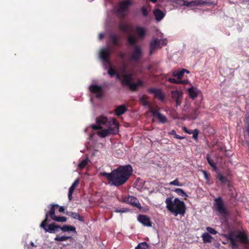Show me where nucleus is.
Masks as SVG:
<instances>
[{
    "label": "nucleus",
    "instance_id": "nucleus-5",
    "mask_svg": "<svg viewBox=\"0 0 249 249\" xmlns=\"http://www.w3.org/2000/svg\"><path fill=\"white\" fill-rule=\"evenodd\" d=\"M230 242V246L232 249L238 248V244L234 237H235L241 243L243 244H249V239L247 234L243 231H238L237 234L235 235L233 232L223 235Z\"/></svg>",
    "mask_w": 249,
    "mask_h": 249
},
{
    "label": "nucleus",
    "instance_id": "nucleus-21",
    "mask_svg": "<svg viewBox=\"0 0 249 249\" xmlns=\"http://www.w3.org/2000/svg\"><path fill=\"white\" fill-rule=\"evenodd\" d=\"M188 95L190 98L195 99L198 94L199 90L196 88L192 87L187 89Z\"/></svg>",
    "mask_w": 249,
    "mask_h": 249
},
{
    "label": "nucleus",
    "instance_id": "nucleus-31",
    "mask_svg": "<svg viewBox=\"0 0 249 249\" xmlns=\"http://www.w3.org/2000/svg\"><path fill=\"white\" fill-rule=\"evenodd\" d=\"M207 160L209 164V165L213 168V170L214 171L217 170V168L216 165V163L214 162V161L211 159L208 154L206 156Z\"/></svg>",
    "mask_w": 249,
    "mask_h": 249
},
{
    "label": "nucleus",
    "instance_id": "nucleus-57",
    "mask_svg": "<svg viewBox=\"0 0 249 249\" xmlns=\"http://www.w3.org/2000/svg\"><path fill=\"white\" fill-rule=\"evenodd\" d=\"M228 188L229 189V190H231V185H230L229 183H228Z\"/></svg>",
    "mask_w": 249,
    "mask_h": 249
},
{
    "label": "nucleus",
    "instance_id": "nucleus-27",
    "mask_svg": "<svg viewBox=\"0 0 249 249\" xmlns=\"http://www.w3.org/2000/svg\"><path fill=\"white\" fill-rule=\"evenodd\" d=\"M201 237L203 243H210L212 242L213 239V237L210 235L208 233L205 232L202 235Z\"/></svg>",
    "mask_w": 249,
    "mask_h": 249
},
{
    "label": "nucleus",
    "instance_id": "nucleus-11",
    "mask_svg": "<svg viewBox=\"0 0 249 249\" xmlns=\"http://www.w3.org/2000/svg\"><path fill=\"white\" fill-rule=\"evenodd\" d=\"M149 112L151 113L153 116L157 118L160 123L165 124L167 122V119L166 116L160 113L157 109L150 107Z\"/></svg>",
    "mask_w": 249,
    "mask_h": 249
},
{
    "label": "nucleus",
    "instance_id": "nucleus-36",
    "mask_svg": "<svg viewBox=\"0 0 249 249\" xmlns=\"http://www.w3.org/2000/svg\"><path fill=\"white\" fill-rule=\"evenodd\" d=\"M169 135H173L174 136V138L179 139V140H182L185 139V137L183 136H180L178 134H176V132L175 130L173 129L170 132H168Z\"/></svg>",
    "mask_w": 249,
    "mask_h": 249
},
{
    "label": "nucleus",
    "instance_id": "nucleus-42",
    "mask_svg": "<svg viewBox=\"0 0 249 249\" xmlns=\"http://www.w3.org/2000/svg\"><path fill=\"white\" fill-rule=\"evenodd\" d=\"M128 86L132 91H136L138 88L136 83L131 82Z\"/></svg>",
    "mask_w": 249,
    "mask_h": 249
},
{
    "label": "nucleus",
    "instance_id": "nucleus-55",
    "mask_svg": "<svg viewBox=\"0 0 249 249\" xmlns=\"http://www.w3.org/2000/svg\"><path fill=\"white\" fill-rule=\"evenodd\" d=\"M104 36V35L103 34H100L99 35V38L101 39H102V38H103Z\"/></svg>",
    "mask_w": 249,
    "mask_h": 249
},
{
    "label": "nucleus",
    "instance_id": "nucleus-24",
    "mask_svg": "<svg viewBox=\"0 0 249 249\" xmlns=\"http://www.w3.org/2000/svg\"><path fill=\"white\" fill-rule=\"evenodd\" d=\"M153 14L155 17V18L157 21H160L164 17L165 14L162 11L159 9H156L153 11Z\"/></svg>",
    "mask_w": 249,
    "mask_h": 249
},
{
    "label": "nucleus",
    "instance_id": "nucleus-26",
    "mask_svg": "<svg viewBox=\"0 0 249 249\" xmlns=\"http://www.w3.org/2000/svg\"><path fill=\"white\" fill-rule=\"evenodd\" d=\"M202 5H210V2L202 0H195L191 1V7Z\"/></svg>",
    "mask_w": 249,
    "mask_h": 249
},
{
    "label": "nucleus",
    "instance_id": "nucleus-3",
    "mask_svg": "<svg viewBox=\"0 0 249 249\" xmlns=\"http://www.w3.org/2000/svg\"><path fill=\"white\" fill-rule=\"evenodd\" d=\"M173 199V197L171 196L166 198L165 202L166 209L175 216L178 214L184 216L186 210L184 202L178 198H175L174 200Z\"/></svg>",
    "mask_w": 249,
    "mask_h": 249
},
{
    "label": "nucleus",
    "instance_id": "nucleus-46",
    "mask_svg": "<svg viewBox=\"0 0 249 249\" xmlns=\"http://www.w3.org/2000/svg\"><path fill=\"white\" fill-rule=\"evenodd\" d=\"M119 28L123 31H126L127 30V26L124 23H121L119 25Z\"/></svg>",
    "mask_w": 249,
    "mask_h": 249
},
{
    "label": "nucleus",
    "instance_id": "nucleus-39",
    "mask_svg": "<svg viewBox=\"0 0 249 249\" xmlns=\"http://www.w3.org/2000/svg\"><path fill=\"white\" fill-rule=\"evenodd\" d=\"M199 112L198 108L194 109L191 114V117L193 119H196L198 115Z\"/></svg>",
    "mask_w": 249,
    "mask_h": 249
},
{
    "label": "nucleus",
    "instance_id": "nucleus-29",
    "mask_svg": "<svg viewBox=\"0 0 249 249\" xmlns=\"http://www.w3.org/2000/svg\"><path fill=\"white\" fill-rule=\"evenodd\" d=\"M70 239V240H73V238L70 236H60L59 235H56L54 238V240L56 241H66Z\"/></svg>",
    "mask_w": 249,
    "mask_h": 249
},
{
    "label": "nucleus",
    "instance_id": "nucleus-15",
    "mask_svg": "<svg viewBox=\"0 0 249 249\" xmlns=\"http://www.w3.org/2000/svg\"><path fill=\"white\" fill-rule=\"evenodd\" d=\"M58 228H57L55 229L54 232H49L51 233H55L58 231L59 229H60L63 232H67V231H72L74 233H76L75 228L71 225H64L62 226H60L59 225H57Z\"/></svg>",
    "mask_w": 249,
    "mask_h": 249
},
{
    "label": "nucleus",
    "instance_id": "nucleus-28",
    "mask_svg": "<svg viewBox=\"0 0 249 249\" xmlns=\"http://www.w3.org/2000/svg\"><path fill=\"white\" fill-rule=\"evenodd\" d=\"M107 73L111 76H116L117 79L121 80V76L111 67H110L107 71Z\"/></svg>",
    "mask_w": 249,
    "mask_h": 249
},
{
    "label": "nucleus",
    "instance_id": "nucleus-49",
    "mask_svg": "<svg viewBox=\"0 0 249 249\" xmlns=\"http://www.w3.org/2000/svg\"><path fill=\"white\" fill-rule=\"evenodd\" d=\"M188 83H189L188 80H182L180 79L179 80H178V84L186 85V84H187Z\"/></svg>",
    "mask_w": 249,
    "mask_h": 249
},
{
    "label": "nucleus",
    "instance_id": "nucleus-47",
    "mask_svg": "<svg viewBox=\"0 0 249 249\" xmlns=\"http://www.w3.org/2000/svg\"><path fill=\"white\" fill-rule=\"evenodd\" d=\"M167 81L171 83L178 84V80H176L175 78H169Z\"/></svg>",
    "mask_w": 249,
    "mask_h": 249
},
{
    "label": "nucleus",
    "instance_id": "nucleus-30",
    "mask_svg": "<svg viewBox=\"0 0 249 249\" xmlns=\"http://www.w3.org/2000/svg\"><path fill=\"white\" fill-rule=\"evenodd\" d=\"M140 101L143 106H148L149 107V110L150 109V107H152L150 102L147 100V97L142 96L140 98Z\"/></svg>",
    "mask_w": 249,
    "mask_h": 249
},
{
    "label": "nucleus",
    "instance_id": "nucleus-40",
    "mask_svg": "<svg viewBox=\"0 0 249 249\" xmlns=\"http://www.w3.org/2000/svg\"><path fill=\"white\" fill-rule=\"evenodd\" d=\"M142 15L144 17H147L148 15V12L145 6H142L141 9Z\"/></svg>",
    "mask_w": 249,
    "mask_h": 249
},
{
    "label": "nucleus",
    "instance_id": "nucleus-6",
    "mask_svg": "<svg viewBox=\"0 0 249 249\" xmlns=\"http://www.w3.org/2000/svg\"><path fill=\"white\" fill-rule=\"evenodd\" d=\"M146 30L141 26H136L135 28V35H129L127 37V41L129 46H134L139 40L143 39L146 36Z\"/></svg>",
    "mask_w": 249,
    "mask_h": 249
},
{
    "label": "nucleus",
    "instance_id": "nucleus-41",
    "mask_svg": "<svg viewBox=\"0 0 249 249\" xmlns=\"http://www.w3.org/2000/svg\"><path fill=\"white\" fill-rule=\"evenodd\" d=\"M169 184L170 185H175V186H182V183H181L179 182L178 178H176L175 180H174L173 181H171L170 182H169Z\"/></svg>",
    "mask_w": 249,
    "mask_h": 249
},
{
    "label": "nucleus",
    "instance_id": "nucleus-20",
    "mask_svg": "<svg viewBox=\"0 0 249 249\" xmlns=\"http://www.w3.org/2000/svg\"><path fill=\"white\" fill-rule=\"evenodd\" d=\"M120 38L116 35L111 33L109 36V42L113 45L121 46V43L119 42Z\"/></svg>",
    "mask_w": 249,
    "mask_h": 249
},
{
    "label": "nucleus",
    "instance_id": "nucleus-10",
    "mask_svg": "<svg viewBox=\"0 0 249 249\" xmlns=\"http://www.w3.org/2000/svg\"><path fill=\"white\" fill-rule=\"evenodd\" d=\"M122 201L124 202L130 204L138 209H141L142 206L138 199L134 196H123Z\"/></svg>",
    "mask_w": 249,
    "mask_h": 249
},
{
    "label": "nucleus",
    "instance_id": "nucleus-35",
    "mask_svg": "<svg viewBox=\"0 0 249 249\" xmlns=\"http://www.w3.org/2000/svg\"><path fill=\"white\" fill-rule=\"evenodd\" d=\"M174 191L179 196L187 197V194L181 188H176Z\"/></svg>",
    "mask_w": 249,
    "mask_h": 249
},
{
    "label": "nucleus",
    "instance_id": "nucleus-8",
    "mask_svg": "<svg viewBox=\"0 0 249 249\" xmlns=\"http://www.w3.org/2000/svg\"><path fill=\"white\" fill-rule=\"evenodd\" d=\"M132 4L131 0H124L118 2L117 8V13L124 17L126 15V12L128 10L129 7Z\"/></svg>",
    "mask_w": 249,
    "mask_h": 249
},
{
    "label": "nucleus",
    "instance_id": "nucleus-2",
    "mask_svg": "<svg viewBox=\"0 0 249 249\" xmlns=\"http://www.w3.org/2000/svg\"><path fill=\"white\" fill-rule=\"evenodd\" d=\"M96 124L91 125L94 130L102 129L97 132V135L101 138L118 133L119 131V124L115 119L109 118L105 116H100L96 118Z\"/></svg>",
    "mask_w": 249,
    "mask_h": 249
},
{
    "label": "nucleus",
    "instance_id": "nucleus-54",
    "mask_svg": "<svg viewBox=\"0 0 249 249\" xmlns=\"http://www.w3.org/2000/svg\"><path fill=\"white\" fill-rule=\"evenodd\" d=\"M186 133L189 134H191L193 133V131L192 130L188 129Z\"/></svg>",
    "mask_w": 249,
    "mask_h": 249
},
{
    "label": "nucleus",
    "instance_id": "nucleus-33",
    "mask_svg": "<svg viewBox=\"0 0 249 249\" xmlns=\"http://www.w3.org/2000/svg\"><path fill=\"white\" fill-rule=\"evenodd\" d=\"M217 178L220 181L222 184H226L229 181L226 177L223 176L221 174H218Z\"/></svg>",
    "mask_w": 249,
    "mask_h": 249
},
{
    "label": "nucleus",
    "instance_id": "nucleus-44",
    "mask_svg": "<svg viewBox=\"0 0 249 249\" xmlns=\"http://www.w3.org/2000/svg\"><path fill=\"white\" fill-rule=\"evenodd\" d=\"M207 231L212 234H216L217 233V231L214 229L210 227H208L206 228Z\"/></svg>",
    "mask_w": 249,
    "mask_h": 249
},
{
    "label": "nucleus",
    "instance_id": "nucleus-12",
    "mask_svg": "<svg viewBox=\"0 0 249 249\" xmlns=\"http://www.w3.org/2000/svg\"><path fill=\"white\" fill-rule=\"evenodd\" d=\"M122 77L123 79L121 80V84L123 86H128L131 82L133 80V74L131 73L126 74V69L124 67L122 69Z\"/></svg>",
    "mask_w": 249,
    "mask_h": 249
},
{
    "label": "nucleus",
    "instance_id": "nucleus-51",
    "mask_svg": "<svg viewBox=\"0 0 249 249\" xmlns=\"http://www.w3.org/2000/svg\"><path fill=\"white\" fill-rule=\"evenodd\" d=\"M56 208H58V211L60 213L64 212L65 209L63 206L56 207Z\"/></svg>",
    "mask_w": 249,
    "mask_h": 249
},
{
    "label": "nucleus",
    "instance_id": "nucleus-14",
    "mask_svg": "<svg viewBox=\"0 0 249 249\" xmlns=\"http://www.w3.org/2000/svg\"><path fill=\"white\" fill-rule=\"evenodd\" d=\"M90 91L96 94V96L98 98H101L103 96V89L101 86L92 85L89 87Z\"/></svg>",
    "mask_w": 249,
    "mask_h": 249
},
{
    "label": "nucleus",
    "instance_id": "nucleus-13",
    "mask_svg": "<svg viewBox=\"0 0 249 249\" xmlns=\"http://www.w3.org/2000/svg\"><path fill=\"white\" fill-rule=\"evenodd\" d=\"M147 91L150 94H154L155 98H158L161 101H163L164 100L165 96L160 89L149 88L147 89Z\"/></svg>",
    "mask_w": 249,
    "mask_h": 249
},
{
    "label": "nucleus",
    "instance_id": "nucleus-22",
    "mask_svg": "<svg viewBox=\"0 0 249 249\" xmlns=\"http://www.w3.org/2000/svg\"><path fill=\"white\" fill-rule=\"evenodd\" d=\"M65 213L67 215L71 217L73 219H77L81 222H84V221L83 217L81 216L78 213L72 212H66Z\"/></svg>",
    "mask_w": 249,
    "mask_h": 249
},
{
    "label": "nucleus",
    "instance_id": "nucleus-9",
    "mask_svg": "<svg viewBox=\"0 0 249 249\" xmlns=\"http://www.w3.org/2000/svg\"><path fill=\"white\" fill-rule=\"evenodd\" d=\"M133 50L131 52L129 55V58L131 60L133 61H138L142 57V49L140 46L136 44L133 46Z\"/></svg>",
    "mask_w": 249,
    "mask_h": 249
},
{
    "label": "nucleus",
    "instance_id": "nucleus-32",
    "mask_svg": "<svg viewBox=\"0 0 249 249\" xmlns=\"http://www.w3.org/2000/svg\"><path fill=\"white\" fill-rule=\"evenodd\" d=\"M172 75L174 77H177L178 79L179 80L180 79H181L184 75V73L181 70L179 71H172Z\"/></svg>",
    "mask_w": 249,
    "mask_h": 249
},
{
    "label": "nucleus",
    "instance_id": "nucleus-37",
    "mask_svg": "<svg viewBox=\"0 0 249 249\" xmlns=\"http://www.w3.org/2000/svg\"><path fill=\"white\" fill-rule=\"evenodd\" d=\"M88 163V159L87 158L83 160L78 164V168L80 169H83L86 167Z\"/></svg>",
    "mask_w": 249,
    "mask_h": 249
},
{
    "label": "nucleus",
    "instance_id": "nucleus-50",
    "mask_svg": "<svg viewBox=\"0 0 249 249\" xmlns=\"http://www.w3.org/2000/svg\"><path fill=\"white\" fill-rule=\"evenodd\" d=\"M136 83L137 84V85L138 88L143 86V82L142 80H141L140 79H138L137 81V82Z\"/></svg>",
    "mask_w": 249,
    "mask_h": 249
},
{
    "label": "nucleus",
    "instance_id": "nucleus-56",
    "mask_svg": "<svg viewBox=\"0 0 249 249\" xmlns=\"http://www.w3.org/2000/svg\"><path fill=\"white\" fill-rule=\"evenodd\" d=\"M183 131L186 133V132L188 131V129L186 127H183Z\"/></svg>",
    "mask_w": 249,
    "mask_h": 249
},
{
    "label": "nucleus",
    "instance_id": "nucleus-61",
    "mask_svg": "<svg viewBox=\"0 0 249 249\" xmlns=\"http://www.w3.org/2000/svg\"><path fill=\"white\" fill-rule=\"evenodd\" d=\"M32 245L33 246H34L33 243H32Z\"/></svg>",
    "mask_w": 249,
    "mask_h": 249
},
{
    "label": "nucleus",
    "instance_id": "nucleus-19",
    "mask_svg": "<svg viewBox=\"0 0 249 249\" xmlns=\"http://www.w3.org/2000/svg\"><path fill=\"white\" fill-rule=\"evenodd\" d=\"M160 40L158 39H154L151 40L150 43V55L155 50L160 48Z\"/></svg>",
    "mask_w": 249,
    "mask_h": 249
},
{
    "label": "nucleus",
    "instance_id": "nucleus-7",
    "mask_svg": "<svg viewBox=\"0 0 249 249\" xmlns=\"http://www.w3.org/2000/svg\"><path fill=\"white\" fill-rule=\"evenodd\" d=\"M213 206L216 211L223 216L228 214V211L221 197L214 199Z\"/></svg>",
    "mask_w": 249,
    "mask_h": 249
},
{
    "label": "nucleus",
    "instance_id": "nucleus-60",
    "mask_svg": "<svg viewBox=\"0 0 249 249\" xmlns=\"http://www.w3.org/2000/svg\"><path fill=\"white\" fill-rule=\"evenodd\" d=\"M222 243H223V244H224V245H226V243L225 242H223Z\"/></svg>",
    "mask_w": 249,
    "mask_h": 249
},
{
    "label": "nucleus",
    "instance_id": "nucleus-38",
    "mask_svg": "<svg viewBox=\"0 0 249 249\" xmlns=\"http://www.w3.org/2000/svg\"><path fill=\"white\" fill-rule=\"evenodd\" d=\"M67 218L64 216H56L55 218L53 219V221L59 222H66L67 221Z\"/></svg>",
    "mask_w": 249,
    "mask_h": 249
},
{
    "label": "nucleus",
    "instance_id": "nucleus-45",
    "mask_svg": "<svg viewBox=\"0 0 249 249\" xmlns=\"http://www.w3.org/2000/svg\"><path fill=\"white\" fill-rule=\"evenodd\" d=\"M114 212L115 213H126L129 212V209L126 208H123L122 209L119 210L118 209H116Z\"/></svg>",
    "mask_w": 249,
    "mask_h": 249
},
{
    "label": "nucleus",
    "instance_id": "nucleus-52",
    "mask_svg": "<svg viewBox=\"0 0 249 249\" xmlns=\"http://www.w3.org/2000/svg\"><path fill=\"white\" fill-rule=\"evenodd\" d=\"M119 56L122 59H124L125 57V53H120L118 54Z\"/></svg>",
    "mask_w": 249,
    "mask_h": 249
},
{
    "label": "nucleus",
    "instance_id": "nucleus-16",
    "mask_svg": "<svg viewBox=\"0 0 249 249\" xmlns=\"http://www.w3.org/2000/svg\"><path fill=\"white\" fill-rule=\"evenodd\" d=\"M110 54V51L108 49H102L99 52V55L101 60L108 63H110L109 57Z\"/></svg>",
    "mask_w": 249,
    "mask_h": 249
},
{
    "label": "nucleus",
    "instance_id": "nucleus-34",
    "mask_svg": "<svg viewBox=\"0 0 249 249\" xmlns=\"http://www.w3.org/2000/svg\"><path fill=\"white\" fill-rule=\"evenodd\" d=\"M149 247V245L146 242H143L139 243L135 249H148Z\"/></svg>",
    "mask_w": 249,
    "mask_h": 249
},
{
    "label": "nucleus",
    "instance_id": "nucleus-1",
    "mask_svg": "<svg viewBox=\"0 0 249 249\" xmlns=\"http://www.w3.org/2000/svg\"><path fill=\"white\" fill-rule=\"evenodd\" d=\"M132 173V167L130 164H127L119 166L111 173L102 172L100 175L106 177L111 185L118 187L125 184Z\"/></svg>",
    "mask_w": 249,
    "mask_h": 249
},
{
    "label": "nucleus",
    "instance_id": "nucleus-17",
    "mask_svg": "<svg viewBox=\"0 0 249 249\" xmlns=\"http://www.w3.org/2000/svg\"><path fill=\"white\" fill-rule=\"evenodd\" d=\"M172 97L176 103V105L179 106L182 99V92L179 90H175L172 92Z\"/></svg>",
    "mask_w": 249,
    "mask_h": 249
},
{
    "label": "nucleus",
    "instance_id": "nucleus-25",
    "mask_svg": "<svg viewBox=\"0 0 249 249\" xmlns=\"http://www.w3.org/2000/svg\"><path fill=\"white\" fill-rule=\"evenodd\" d=\"M126 110V107L125 105H123L118 107L115 109V113L117 116H120L124 114Z\"/></svg>",
    "mask_w": 249,
    "mask_h": 249
},
{
    "label": "nucleus",
    "instance_id": "nucleus-59",
    "mask_svg": "<svg viewBox=\"0 0 249 249\" xmlns=\"http://www.w3.org/2000/svg\"><path fill=\"white\" fill-rule=\"evenodd\" d=\"M247 132H248V135L249 136V126L248 127V128H247Z\"/></svg>",
    "mask_w": 249,
    "mask_h": 249
},
{
    "label": "nucleus",
    "instance_id": "nucleus-4",
    "mask_svg": "<svg viewBox=\"0 0 249 249\" xmlns=\"http://www.w3.org/2000/svg\"><path fill=\"white\" fill-rule=\"evenodd\" d=\"M50 206V210L46 213L45 219L42 221L40 225V227L42 228L46 232L51 231L54 232L55 229L58 228L57 225L54 222L49 225L48 223L50 222L49 218L53 220L56 216L55 214V209H56V207H59V205L56 204H52Z\"/></svg>",
    "mask_w": 249,
    "mask_h": 249
},
{
    "label": "nucleus",
    "instance_id": "nucleus-53",
    "mask_svg": "<svg viewBox=\"0 0 249 249\" xmlns=\"http://www.w3.org/2000/svg\"><path fill=\"white\" fill-rule=\"evenodd\" d=\"M182 71L183 72V73L184 74L185 72L187 73H189L190 72V71L187 70H186V69H182Z\"/></svg>",
    "mask_w": 249,
    "mask_h": 249
},
{
    "label": "nucleus",
    "instance_id": "nucleus-18",
    "mask_svg": "<svg viewBox=\"0 0 249 249\" xmlns=\"http://www.w3.org/2000/svg\"><path fill=\"white\" fill-rule=\"evenodd\" d=\"M138 220L145 226H152V222H151L149 217L145 215H140L138 217Z\"/></svg>",
    "mask_w": 249,
    "mask_h": 249
},
{
    "label": "nucleus",
    "instance_id": "nucleus-48",
    "mask_svg": "<svg viewBox=\"0 0 249 249\" xmlns=\"http://www.w3.org/2000/svg\"><path fill=\"white\" fill-rule=\"evenodd\" d=\"M180 1L182 2V3H181V5L191 7V1L184 0H180Z\"/></svg>",
    "mask_w": 249,
    "mask_h": 249
},
{
    "label": "nucleus",
    "instance_id": "nucleus-23",
    "mask_svg": "<svg viewBox=\"0 0 249 249\" xmlns=\"http://www.w3.org/2000/svg\"><path fill=\"white\" fill-rule=\"evenodd\" d=\"M79 179H76L74 182L72 184L71 186L70 187L68 193V198L69 200H71L72 199V195L73 193L74 189H75L77 185L79 184Z\"/></svg>",
    "mask_w": 249,
    "mask_h": 249
},
{
    "label": "nucleus",
    "instance_id": "nucleus-58",
    "mask_svg": "<svg viewBox=\"0 0 249 249\" xmlns=\"http://www.w3.org/2000/svg\"><path fill=\"white\" fill-rule=\"evenodd\" d=\"M153 3H156L157 1V0H150Z\"/></svg>",
    "mask_w": 249,
    "mask_h": 249
},
{
    "label": "nucleus",
    "instance_id": "nucleus-43",
    "mask_svg": "<svg viewBox=\"0 0 249 249\" xmlns=\"http://www.w3.org/2000/svg\"><path fill=\"white\" fill-rule=\"evenodd\" d=\"M192 134H193V136H192L193 139L196 141H197L198 140V134H199V130L197 129H196L193 131V133Z\"/></svg>",
    "mask_w": 249,
    "mask_h": 249
}]
</instances>
